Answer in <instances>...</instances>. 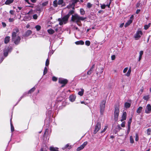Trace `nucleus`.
<instances>
[{
    "mask_svg": "<svg viewBox=\"0 0 151 151\" xmlns=\"http://www.w3.org/2000/svg\"><path fill=\"white\" fill-rule=\"evenodd\" d=\"M101 128V123L98 122L95 127V129L93 131L94 134H96L100 129Z\"/></svg>",
    "mask_w": 151,
    "mask_h": 151,
    "instance_id": "obj_8",
    "label": "nucleus"
},
{
    "mask_svg": "<svg viewBox=\"0 0 151 151\" xmlns=\"http://www.w3.org/2000/svg\"><path fill=\"white\" fill-rule=\"evenodd\" d=\"M48 4V1H46L45 2L43 3L42 4V5L43 6H46Z\"/></svg>",
    "mask_w": 151,
    "mask_h": 151,
    "instance_id": "obj_47",
    "label": "nucleus"
},
{
    "mask_svg": "<svg viewBox=\"0 0 151 151\" xmlns=\"http://www.w3.org/2000/svg\"><path fill=\"white\" fill-rule=\"evenodd\" d=\"M75 43L77 45H83L84 44V42L82 40H80L76 42Z\"/></svg>",
    "mask_w": 151,
    "mask_h": 151,
    "instance_id": "obj_22",
    "label": "nucleus"
},
{
    "mask_svg": "<svg viewBox=\"0 0 151 151\" xmlns=\"http://www.w3.org/2000/svg\"><path fill=\"white\" fill-rule=\"evenodd\" d=\"M32 33V32L31 30H27L22 36L23 37H27L30 35Z\"/></svg>",
    "mask_w": 151,
    "mask_h": 151,
    "instance_id": "obj_14",
    "label": "nucleus"
},
{
    "mask_svg": "<svg viewBox=\"0 0 151 151\" xmlns=\"http://www.w3.org/2000/svg\"><path fill=\"white\" fill-rule=\"evenodd\" d=\"M117 131H119L121 129V127L119 125H118L117 126L116 128Z\"/></svg>",
    "mask_w": 151,
    "mask_h": 151,
    "instance_id": "obj_38",
    "label": "nucleus"
},
{
    "mask_svg": "<svg viewBox=\"0 0 151 151\" xmlns=\"http://www.w3.org/2000/svg\"><path fill=\"white\" fill-rule=\"evenodd\" d=\"M74 11L73 10H70L69 12L68 13V14L67 15H66L67 16H68L69 17L72 14H73L74 13Z\"/></svg>",
    "mask_w": 151,
    "mask_h": 151,
    "instance_id": "obj_25",
    "label": "nucleus"
},
{
    "mask_svg": "<svg viewBox=\"0 0 151 151\" xmlns=\"http://www.w3.org/2000/svg\"><path fill=\"white\" fill-rule=\"evenodd\" d=\"M12 50V48H9V47H8L7 48H5L4 50V55L5 57H6L7 56L8 54V52L9 51V50Z\"/></svg>",
    "mask_w": 151,
    "mask_h": 151,
    "instance_id": "obj_12",
    "label": "nucleus"
},
{
    "mask_svg": "<svg viewBox=\"0 0 151 151\" xmlns=\"http://www.w3.org/2000/svg\"><path fill=\"white\" fill-rule=\"evenodd\" d=\"M38 16L36 14H34L33 16V18L35 19H37Z\"/></svg>",
    "mask_w": 151,
    "mask_h": 151,
    "instance_id": "obj_48",
    "label": "nucleus"
},
{
    "mask_svg": "<svg viewBox=\"0 0 151 151\" xmlns=\"http://www.w3.org/2000/svg\"><path fill=\"white\" fill-rule=\"evenodd\" d=\"M35 89V87H34L33 88H31V89H30L29 91L28 92V93H31L32 92H33Z\"/></svg>",
    "mask_w": 151,
    "mask_h": 151,
    "instance_id": "obj_35",
    "label": "nucleus"
},
{
    "mask_svg": "<svg viewBox=\"0 0 151 151\" xmlns=\"http://www.w3.org/2000/svg\"><path fill=\"white\" fill-rule=\"evenodd\" d=\"M2 25L4 27H5L6 26V23L4 22H2Z\"/></svg>",
    "mask_w": 151,
    "mask_h": 151,
    "instance_id": "obj_57",
    "label": "nucleus"
},
{
    "mask_svg": "<svg viewBox=\"0 0 151 151\" xmlns=\"http://www.w3.org/2000/svg\"><path fill=\"white\" fill-rule=\"evenodd\" d=\"M95 65L93 64L91 68L87 72V74L89 75H90L93 71V69L94 68Z\"/></svg>",
    "mask_w": 151,
    "mask_h": 151,
    "instance_id": "obj_16",
    "label": "nucleus"
},
{
    "mask_svg": "<svg viewBox=\"0 0 151 151\" xmlns=\"http://www.w3.org/2000/svg\"><path fill=\"white\" fill-rule=\"evenodd\" d=\"M151 132V129H148L147 130V133L148 135H149L150 134V132Z\"/></svg>",
    "mask_w": 151,
    "mask_h": 151,
    "instance_id": "obj_43",
    "label": "nucleus"
},
{
    "mask_svg": "<svg viewBox=\"0 0 151 151\" xmlns=\"http://www.w3.org/2000/svg\"><path fill=\"white\" fill-rule=\"evenodd\" d=\"M10 37L9 36L6 37L4 39V43L6 44L8 43L10 40Z\"/></svg>",
    "mask_w": 151,
    "mask_h": 151,
    "instance_id": "obj_17",
    "label": "nucleus"
},
{
    "mask_svg": "<svg viewBox=\"0 0 151 151\" xmlns=\"http://www.w3.org/2000/svg\"><path fill=\"white\" fill-rule=\"evenodd\" d=\"M143 109V108L142 106H139L138 107L137 110V112L138 113H140Z\"/></svg>",
    "mask_w": 151,
    "mask_h": 151,
    "instance_id": "obj_23",
    "label": "nucleus"
},
{
    "mask_svg": "<svg viewBox=\"0 0 151 151\" xmlns=\"http://www.w3.org/2000/svg\"><path fill=\"white\" fill-rule=\"evenodd\" d=\"M35 28L36 29L37 31H39L41 27L40 26L37 25L35 26Z\"/></svg>",
    "mask_w": 151,
    "mask_h": 151,
    "instance_id": "obj_34",
    "label": "nucleus"
},
{
    "mask_svg": "<svg viewBox=\"0 0 151 151\" xmlns=\"http://www.w3.org/2000/svg\"><path fill=\"white\" fill-rule=\"evenodd\" d=\"M127 118V113L126 112H124L122 116V119L121 120V122L126 120Z\"/></svg>",
    "mask_w": 151,
    "mask_h": 151,
    "instance_id": "obj_15",
    "label": "nucleus"
},
{
    "mask_svg": "<svg viewBox=\"0 0 151 151\" xmlns=\"http://www.w3.org/2000/svg\"><path fill=\"white\" fill-rule=\"evenodd\" d=\"M52 80L54 81H56L57 80V78L55 77H53L52 78Z\"/></svg>",
    "mask_w": 151,
    "mask_h": 151,
    "instance_id": "obj_55",
    "label": "nucleus"
},
{
    "mask_svg": "<svg viewBox=\"0 0 151 151\" xmlns=\"http://www.w3.org/2000/svg\"><path fill=\"white\" fill-rule=\"evenodd\" d=\"M151 112V106L150 104H148L146 106L145 110V113L147 114H149Z\"/></svg>",
    "mask_w": 151,
    "mask_h": 151,
    "instance_id": "obj_10",
    "label": "nucleus"
},
{
    "mask_svg": "<svg viewBox=\"0 0 151 151\" xmlns=\"http://www.w3.org/2000/svg\"><path fill=\"white\" fill-rule=\"evenodd\" d=\"M140 11V9H138L136 11V14H138Z\"/></svg>",
    "mask_w": 151,
    "mask_h": 151,
    "instance_id": "obj_59",
    "label": "nucleus"
},
{
    "mask_svg": "<svg viewBox=\"0 0 151 151\" xmlns=\"http://www.w3.org/2000/svg\"><path fill=\"white\" fill-rule=\"evenodd\" d=\"M130 142L131 143H134V140L132 136H131L130 137Z\"/></svg>",
    "mask_w": 151,
    "mask_h": 151,
    "instance_id": "obj_32",
    "label": "nucleus"
},
{
    "mask_svg": "<svg viewBox=\"0 0 151 151\" xmlns=\"http://www.w3.org/2000/svg\"><path fill=\"white\" fill-rule=\"evenodd\" d=\"M72 5L74 6L75 4L78 2L79 0H72Z\"/></svg>",
    "mask_w": 151,
    "mask_h": 151,
    "instance_id": "obj_33",
    "label": "nucleus"
},
{
    "mask_svg": "<svg viewBox=\"0 0 151 151\" xmlns=\"http://www.w3.org/2000/svg\"><path fill=\"white\" fill-rule=\"evenodd\" d=\"M84 90L83 89H81V91H80L78 92V94L81 96H82L83 94Z\"/></svg>",
    "mask_w": 151,
    "mask_h": 151,
    "instance_id": "obj_29",
    "label": "nucleus"
},
{
    "mask_svg": "<svg viewBox=\"0 0 151 151\" xmlns=\"http://www.w3.org/2000/svg\"><path fill=\"white\" fill-rule=\"evenodd\" d=\"M101 7L102 9H104L105 8L106 5L104 4H101Z\"/></svg>",
    "mask_w": 151,
    "mask_h": 151,
    "instance_id": "obj_49",
    "label": "nucleus"
},
{
    "mask_svg": "<svg viewBox=\"0 0 151 151\" xmlns=\"http://www.w3.org/2000/svg\"><path fill=\"white\" fill-rule=\"evenodd\" d=\"M14 19L13 18H9V21L10 22H12L14 21Z\"/></svg>",
    "mask_w": 151,
    "mask_h": 151,
    "instance_id": "obj_53",
    "label": "nucleus"
},
{
    "mask_svg": "<svg viewBox=\"0 0 151 151\" xmlns=\"http://www.w3.org/2000/svg\"><path fill=\"white\" fill-rule=\"evenodd\" d=\"M142 35V32L140 30L137 31L135 34L134 36V37L136 40H139L141 37V36Z\"/></svg>",
    "mask_w": 151,
    "mask_h": 151,
    "instance_id": "obj_7",
    "label": "nucleus"
},
{
    "mask_svg": "<svg viewBox=\"0 0 151 151\" xmlns=\"http://www.w3.org/2000/svg\"><path fill=\"white\" fill-rule=\"evenodd\" d=\"M68 82V81L66 79L60 78L59 79V82L61 84H66Z\"/></svg>",
    "mask_w": 151,
    "mask_h": 151,
    "instance_id": "obj_13",
    "label": "nucleus"
},
{
    "mask_svg": "<svg viewBox=\"0 0 151 151\" xmlns=\"http://www.w3.org/2000/svg\"><path fill=\"white\" fill-rule=\"evenodd\" d=\"M143 53V51H141L139 52V56H142Z\"/></svg>",
    "mask_w": 151,
    "mask_h": 151,
    "instance_id": "obj_54",
    "label": "nucleus"
},
{
    "mask_svg": "<svg viewBox=\"0 0 151 151\" xmlns=\"http://www.w3.org/2000/svg\"><path fill=\"white\" fill-rule=\"evenodd\" d=\"M47 32L50 34H52L54 32V30L52 29H48Z\"/></svg>",
    "mask_w": 151,
    "mask_h": 151,
    "instance_id": "obj_30",
    "label": "nucleus"
},
{
    "mask_svg": "<svg viewBox=\"0 0 151 151\" xmlns=\"http://www.w3.org/2000/svg\"><path fill=\"white\" fill-rule=\"evenodd\" d=\"M119 104L116 105L114 107V119L115 121H117L119 115Z\"/></svg>",
    "mask_w": 151,
    "mask_h": 151,
    "instance_id": "obj_2",
    "label": "nucleus"
},
{
    "mask_svg": "<svg viewBox=\"0 0 151 151\" xmlns=\"http://www.w3.org/2000/svg\"><path fill=\"white\" fill-rule=\"evenodd\" d=\"M19 32V30L18 28L16 27L13 29V32L12 34V37H16L17 36L18 33Z\"/></svg>",
    "mask_w": 151,
    "mask_h": 151,
    "instance_id": "obj_9",
    "label": "nucleus"
},
{
    "mask_svg": "<svg viewBox=\"0 0 151 151\" xmlns=\"http://www.w3.org/2000/svg\"><path fill=\"white\" fill-rule=\"evenodd\" d=\"M100 73H102L103 72V69L101 68H100Z\"/></svg>",
    "mask_w": 151,
    "mask_h": 151,
    "instance_id": "obj_63",
    "label": "nucleus"
},
{
    "mask_svg": "<svg viewBox=\"0 0 151 151\" xmlns=\"http://www.w3.org/2000/svg\"><path fill=\"white\" fill-rule=\"evenodd\" d=\"M9 13L10 14L12 15H13L14 14V11L13 10H10L9 12Z\"/></svg>",
    "mask_w": 151,
    "mask_h": 151,
    "instance_id": "obj_58",
    "label": "nucleus"
},
{
    "mask_svg": "<svg viewBox=\"0 0 151 151\" xmlns=\"http://www.w3.org/2000/svg\"><path fill=\"white\" fill-rule=\"evenodd\" d=\"M131 68H130L128 71L125 74V76H129L131 72Z\"/></svg>",
    "mask_w": 151,
    "mask_h": 151,
    "instance_id": "obj_24",
    "label": "nucleus"
},
{
    "mask_svg": "<svg viewBox=\"0 0 151 151\" xmlns=\"http://www.w3.org/2000/svg\"><path fill=\"white\" fill-rule=\"evenodd\" d=\"M107 126H105V127L101 131V133H103V132H105V131L106 130V129H107Z\"/></svg>",
    "mask_w": 151,
    "mask_h": 151,
    "instance_id": "obj_46",
    "label": "nucleus"
},
{
    "mask_svg": "<svg viewBox=\"0 0 151 151\" xmlns=\"http://www.w3.org/2000/svg\"><path fill=\"white\" fill-rule=\"evenodd\" d=\"M86 19V17H80L77 14L73 15H72L71 21L76 23L78 25L80 26L79 23L81 22V21H83Z\"/></svg>",
    "mask_w": 151,
    "mask_h": 151,
    "instance_id": "obj_1",
    "label": "nucleus"
},
{
    "mask_svg": "<svg viewBox=\"0 0 151 151\" xmlns=\"http://www.w3.org/2000/svg\"><path fill=\"white\" fill-rule=\"evenodd\" d=\"M149 98L150 97L149 96H144L143 98L145 100H147L149 99Z\"/></svg>",
    "mask_w": 151,
    "mask_h": 151,
    "instance_id": "obj_40",
    "label": "nucleus"
},
{
    "mask_svg": "<svg viewBox=\"0 0 151 151\" xmlns=\"http://www.w3.org/2000/svg\"><path fill=\"white\" fill-rule=\"evenodd\" d=\"M31 1L33 3H35L36 2L37 0H31Z\"/></svg>",
    "mask_w": 151,
    "mask_h": 151,
    "instance_id": "obj_62",
    "label": "nucleus"
},
{
    "mask_svg": "<svg viewBox=\"0 0 151 151\" xmlns=\"http://www.w3.org/2000/svg\"><path fill=\"white\" fill-rule=\"evenodd\" d=\"M50 149L51 151H59L58 148L53 147H50Z\"/></svg>",
    "mask_w": 151,
    "mask_h": 151,
    "instance_id": "obj_27",
    "label": "nucleus"
},
{
    "mask_svg": "<svg viewBox=\"0 0 151 151\" xmlns=\"http://www.w3.org/2000/svg\"><path fill=\"white\" fill-rule=\"evenodd\" d=\"M11 131L12 132H13L14 131V127L13 126V125H12V123H11Z\"/></svg>",
    "mask_w": 151,
    "mask_h": 151,
    "instance_id": "obj_41",
    "label": "nucleus"
},
{
    "mask_svg": "<svg viewBox=\"0 0 151 151\" xmlns=\"http://www.w3.org/2000/svg\"><path fill=\"white\" fill-rule=\"evenodd\" d=\"M150 23H149L148 25H145L144 26V29L146 30L147 29L150 27Z\"/></svg>",
    "mask_w": 151,
    "mask_h": 151,
    "instance_id": "obj_31",
    "label": "nucleus"
},
{
    "mask_svg": "<svg viewBox=\"0 0 151 151\" xmlns=\"http://www.w3.org/2000/svg\"><path fill=\"white\" fill-rule=\"evenodd\" d=\"M132 118H131L129 119L128 122V127H130L131 124L132 122Z\"/></svg>",
    "mask_w": 151,
    "mask_h": 151,
    "instance_id": "obj_28",
    "label": "nucleus"
},
{
    "mask_svg": "<svg viewBox=\"0 0 151 151\" xmlns=\"http://www.w3.org/2000/svg\"><path fill=\"white\" fill-rule=\"evenodd\" d=\"M62 5V6H65V4L64 3L63 0H59L57 1V0H55L53 2V5L55 7H57L58 5Z\"/></svg>",
    "mask_w": 151,
    "mask_h": 151,
    "instance_id": "obj_3",
    "label": "nucleus"
},
{
    "mask_svg": "<svg viewBox=\"0 0 151 151\" xmlns=\"http://www.w3.org/2000/svg\"><path fill=\"white\" fill-rule=\"evenodd\" d=\"M92 6V4H91L90 3H88L87 4V6L89 8H91Z\"/></svg>",
    "mask_w": 151,
    "mask_h": 151,
    "instance_id": "obj_42",
    "label": "nucleus"
},
{
    "mask_svg": "<svg viewBox=\"0 0 151 151\" xmlns=\"http://www.w3.org/2000/svg\"><path fill=\"white\" fill-rule=\"evenodd\" d=\"M69 98V100L70 101L73 102L75 100L76 96L73 95H71L70 96Z\"/></svg>",
    "mask_w": 151,
    "mask_h": 151,
    "instance_id": "obj_20",
    "label": "nucleus"
},
{
    "mask_svg": "<svg viewBox=\"0 0 151 151\" xmlns=\"http://www.w3.org/2000/svg\"><path fill=\"white\" fill-rule=\"evenodd\" d=\"M14 1V0H6L5 2V4L6 5H9L12 3Z\"/></svg>",
    "mask_w": 151,
    "mask_h": 151,
    "instance_id": "obj_21",
    "label": "nucleus"
},
{
    "mask_svg": "<svg viewBox=\"0 0 151 151\" xmlns=\"http://www.w3.org/2000/svg\"><path fill=\"white\" fill-rule=\"evenodd\" d=\"M106 100H103L102 101L100 104V112L101 114H103L104 110Z\"/></svg>",
    "mask_w": 151,
    "mask_h": 151,
    "instance_id": "obj_6",
    "label": "nucleus"
},
{
    "mask_svg": "<svg viewBox=\"0 0 151 151\" xmlns=\"http://www.w3.org/2000/svg\"><path fill=\"white\" fill-rule=\"evenodd\" d=\"M85 44L88 46H89L90 44V42L89 41L87 40L85 42Z\"/></svg>",
    "mask_w": 151,
    "mask_h": 151,
    "instance_id": "obj_39",
    "label": "nucleus"
},
{
    "mask_svg": "<svg viewBox=\"0 0 151 151\" xmlns=\"http://www.w3.org/2000/svg\"><path fill=\"white\" fill-rule=\"evenodd\" d=\"M131 104L128 102H126L124 104V106L126 108H129L130 107Z\"/></svg>",
    "mask_w": 151,
    "mask_h": 151,
    "instance_id": "obj_26",
    "label": "nucleus"
},
{
    "mask_svg": "<svg viewBox=\"0 0 151 151\" xmlns=\"http://www.w3.org/2000/svg\"><path fill=\"white\" fill-rule=\"evenodd\" d=\"M69 18V17L66 15L64 16L62 19H59L58 21L59 22V24L60 25H62L63 24V23H66Z\"/></svg>",
    "mask_w": 151,
    "mask_h": 151,
    "instance_id": "obj_4",
    "label": "nucleus"
},
{
    "mask_svg": "<svg viewBox=\"0 0 151 151\" xmlns=\"http://www.w3.org/2000/svg\"><path fill=\"white\" fill-rule=\"evenodd\" d=\"M12 40L14 43L16 45H17L20 43L21 38L18 35L12 37Z\"/></svg>",
    "mask_w": 151,
    "mask_h": 151,
    "instance_id": "obj_5",
    "label": "nucleus"
},
{
    "mask_svg": "<svg viewBox=\"0 0 151 151\" xmlns=\"http://www.w3.org/2000/svg\"><path fill=\"white\" fill-rule=\"evenodd\" d=\"M142 56H139V59H138L139 61L141 60V58H142Z\"/></svg>",
    "mask_w": 151,
    "mask_h": 151,
    "instance_id": "obj_64",
    "label": "nucleus"
},
{
    "mask_svg": "<svg viewBox=\"0 0 151 151\" xmlns=\"http://www.w3.org/2000/svg\"><path fill=\"white\" fill-rule=\"evenodd\" d=\"M80 12L81 14L82 15H83L85 14V11L83 9H80Z\"/></svg>",
    "mask_w": 151,
    "mask_h": 151,
    "instance_id": "obj_36",
    "label": "nucleus"
},
{
    "mask_svg": "<svg viewBox=\"0 0 151 151\" xmlns=\"http://www.w3.org/2000/svg\"><path fill=\"white\" fill-rule=\"evenodd\" d=\"M121 126L122 127H125V123L124 122H122L121 124Z\"/></svg>",
    "mask_w": 151,
    "mask_h": 151,
    "instance_id": "obj_56",
    "label": "nucleus"
},
{
    "mask_svg": "<svg viewBox=\"0 0 151 151\" xmlns=\"http://www.w3.org/2000/svg\"><path fill=\"white\" fill-rule=\"evenodd\" d=\"M128 68L127 67L126 68L123 70V72L124 73H125L128 70Z\"/></svg>",
    "mask_w": 151,
    "mask_h": 151,
    "instance_id": "obj_51",
    "label": "nucleus"
},
{
    "mask_svg": "<svg viewBox=\"0 0 151 151\" xmlns=\"http://www.w3.org/2000/svg\"><path fill=\"white\" fill-rule=\"evenodd\" d=\"M124 25V23H123L122 24L120 25V27L121 28Z\"/></svg>",
    "mask_w": 151,
    "mask_h": 151,
    "instance_id": "obj_60",
    "label": "nucleus"
},
{
    "mask_svg": "<svg viewBox=\"0 0 151 151\" xmlns=\"http://www.w3.org/2000/svg\"><path fill=\"white\" fill-rule=\"evenodd\" d=\"M132 22V19H129L128 21L125 23L124 27H126L129 26Z\"/></svg>",
    "mask_w": 151,
    "mask_h": 151,
    "instance_id": "obj_18",
    "label": "nucleus"
},
{
    "mask_svg": "<svg viewBox=\"0 0 151 151\" xmlns=\"http://www.w3.org/2000/svg\"><path fill=\"white\" fill-rule=\"evenodd\" d=\"M115 58V55H113L111 56V59L112 60H114Z\"/></svg>",
    "mask_w": 151,
    "mask_h": 151,
    "instance_id": "obj_52",
    "label": "nucleus"
},
{
    "mask_svg": "<svg viewBox=\"0 0 151 151\" xmlns=\"http://www.w3.org/2000/svg\"><path fill=\"white\" fill-rule=\"evenodd\" d=\"M130 130V127H128V129L127 132V134H129V133Z\"/></svg>",
    "mask_w": 151,
    "mask_h": 151,
    "instance_id": "obj_50",
    "label": "nucleus"
},
{
    "mask_svg": "<svg viewBox=\"0 0 151 151\" xmlns=\"http://www.w3.org/2000/svg\"><path fill=\"white\" fill-rule=\"evenodd\" d=\"M47 71V69L46 67H45L44 68V69L43 71V75H45L46 74Z\"/></svg>",
    "mask_w": 151,
    "mask_h": 151,
    "instance_id": "obj_37",
    "label": "nucleus"
},
{
    "mask_svg": "<svg viewBox=\"0 0 151 151\" xmlns=\"http://www.w3.org/2000/svg\"><path fill=\"white\" fill-rule=\"evenodd\" d=\"M87 143L88 142H84L80 147H79L77 148V150L79 151L82 150L87 144Z\"/></svg>",
    "mask_w": 151,
    "mask_h": 151,
    "instance_id": "obj_11",
    "label": "nucleus"
},
{
    "mask_svg": "<svg viewBox=\"0 0 151 151\" xmlns=\"http://www.w3.org/2000/svg\"><path fill=\"white\" fill-rule=\"evenodd\" d=\"M135 136V141H137L139 140V137L138 134L137 133L136 134Z\"/></svg>",
    "mask_w": 151,
    "mask_h": 151,
    "instance_id": "obj_45",
    "label": "nucleus"
},
{
    "mask_svg": "<svg viewBox=\"0 0 151 151\" xmlns=\"http://www.w3.org/2000/svg\"><path fill=\"white\" fill-rule=\"evenodd\" d=\"M71 147H72L71 145H69V144H67L66 145L65 147H63L62 149L63 150H65L67 148L68 149L70 150L71 149Z\"/></svg>",
    "mask_w": 151,
    "mask_h": 151,
    "instance_id": "obj_19",
    "label": "nucleus"
},
{
    "mask_svg": "<svg viewBox=\"0 0 151 151\" xmlns=\"http://www.w3.org/2000/svg\"><path fill=\"white\" fill-rule=\"evenodd\" d=\"M49 64V61L48 59H47L45 63V65L47 66H48Z\"/></svg>",
    "mask_w": 151,
    "mask_h": 151,
    "instance_id": "obj_44",
    "label": "nucleus"
},
{
    "mask_svg": "<svg viewBox=\"0 0 151 151\" xmlns=\"http://www.w3.org/2000/svg\"><path fill=\"white\" fill-rule=\"evenodd\" d=\"M134 17V16L133 15H132L131 17H130V19H132V20H133V18Z\"/></svg>",
    "mask_w": 151,
    "mask_h": 151,
    "instance_id": "obj_61",
    "label": "nucleus"
}]
</instances>
